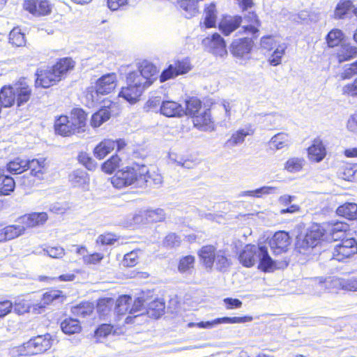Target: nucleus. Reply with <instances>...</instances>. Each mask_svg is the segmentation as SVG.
<instances>
[{
    "mask_svg": "<svg viewBox=\"0 0 357 357\" xmlns=\"http://www.w3.org/2000/svg\"><path fill=\"white\" fill-rule=\"evenodd\" d=\"M132 303V298L128 295L119 297L116 302L115 312L119 315H124L129 313L130 305Z\"/></svg>",
    "mask_w": 357,
    "mask_h": 357,
    "instance_id": "obj_35",
    "label": "nucleus"
},
{
    "mask_svg": "<svg viewBox=\"0 0 357 357\" xmlns=\"http://www.w3.org/2000/svg\"><path fill=\"white\" fill-rule=\"evenodd\" d=\"M268 144L270 149L273 151L288 149L291 144V138L287 133L279 132L272 137Z\"/></svg>",
    "mask_w": 357,
    "mask_h": 357,
    "instance_id": "obj_21",
    "label": "nucleus"
},
{
    "mask_svg": "<svg viewBox=\"0 0 357 357\" xmlns=\"http://www.w3.org/2000/svg\"><path fill=\"white\" fill-rule=\"evenodd\" d=\"M252 320V317H221L217 318L212 321H200L196 324V327L199 328L211 329L216 327L219 324H240L250 321Z\"/></svg>",
    "mask_w": 357,
    "mask_h": 357,
    "instance_id": "obj_14",
    "label": "nucleus"
},
{
    "mask_svg": "<svg viewBox=\"0 0 357 357\" xmlns=\"http://www.w3.org/2000/svg\"><path fill=\"white\" fill-rule=\"evenodd\" d=\"M324 235V229L320 225H313L304 236L298 238L296 246L300 253H305L318 245Z\"/></svg>",
    "mask_w": 357,
    "mask_h": 357,
    "instance_id": "obj_8",
    "label": "nucleus"
},
{
    "mask_svg": "<svg viewBox=\"0 0 357 357\" xmlns=\"http://www.w3.org/2000/svg\"><path fill=\"white\" fill-rule=\"evenodd\" d=\"M286 49L287 45L285 43H282L281 45H278L269 57V63L273 66L279 65L281 63L282 58L284 54Z\"/></svg>",
    "mask_w": 357,
    "mask_h": 357,
    "instance_id": "obj_48",
    "label": "nucleus"
},
{
    "mask_svg": "<svg viewBox=\"0 0 357 357\" xmlns=\"http://www.w3.org/2000/svg\"><path fill=\"white\" fill-rule=\"evenodd\" d=\"M65 299V296L62 294V291L56 289H52L45 292L43 295L38 307L40 308H44L46 305H48L52 303H62Z\"/></svg>",
    "mask_w": 357,
    "mask_h": 357,
    "instance_id": "obj_25",
    "label": "nucleus"
},
{
    "mask_svg": "<svg viewBox=\"0 0 357 357\" xmlns=\"http://www.w3.org/2000/svg\"><path fill=\"white\" fill-rule=\"evenodd\" d=\"M354 6L350 1H344L337 3L336 6L334 16L335 18L342 19L347 15L350 10H353Z\"/></svg>",
    "mask_w": 357,
    "mask_h": 357,
    "instance_id": "obj_45",
    "label": "nucleus"
},
{
    "mask_svg": "<svg viewBox=\"0 0 357 357\" xmlns=\"http://www.w3.org/2000/svg\"><path fill=\"white\" fill-rule=\"evenodd\" d=\"M23 8L34 16H45L51 13L52 4L49 0H26Z\"/></svg>",
    "mask_w": 357,
    "mask_h": 357,
    "instance_id": "obj_11",
    "label": "nucleus"
},
{
    "mask_svg": "<svg viewBox=\"0 0 357 357\" xmlns=\"http://www.w3.org/2000/svg\"><path fill=\"white\" fill-rule=\"evenodd\" d=\"M146 211H139L135 213L130 215L127 218V225L128 226H134L140 224H146V215H145Z\"/></svg>",
    "mask_w": 357,
    "mask_h": 357,
    "instance_id": "obj_50",
    "label": "nucleus"
},
{
    "mask_svg": "<svg viewBox=\"0 0 357 357\" xmlns=\"http://www.w3.org/2000/svg\"><path fill=\"white\" fill-rule=\"evenodd\" d=\"M104 255L100 252H93L84 255L83 263L86 265H97L103 259Z\"/></svg>",
    "mask_w": 357,
    "mask_h": 357,
    "instance_id": "obj_58",
    "label": "nucleus"
},
{
    "mask_svg": "<svg viewBox=\"0 0 357 357\" xmlns=\"http://www.w3.org/2000/svg\"><path fill=\"white\" fill-rule=\"evenodd\" d=\"M171 66L178 75L187 73L191 69L190 64L187 60L176 61Z\"/></svg>",
    "mask_w": 357,
    "mask_h": 357,
    "instance_id": "obj_59",
    "label": "nucleus"
},
{
    "mask_svg": "<svg viewBox=\"0 0 357 357\" xmlns=\"http://www.w3.org/2000/svg\"><path fill=\"white\" fill-rule=\"evenodd\" d=\"M357 254V241L354 238H342L337 243L333 250V259L344 261Z\"/></svg>",
    "mask_w": 357,
    "mask_h": 357,
    "instance_id": "obj_9",
    "label": "nucleus"
},
{
    "mask_svg": "<svg viewBox=\"0 0 357 357\" xmlns=\"http://www.w3.org/2000/svg\"><path fill=\"white\" fill-rule=\"evenodd\" d=\"M160 112L167 117H180L184 115V107L177 102L172 100H163Z\"/></svg>",
    "mask_w": 357,
    "mask_h": 357,
    "instance_id": "obj_17",
    "label": "nucleus"
},
{
    "mask_svg": "<svg viewBox=\"0 0 357 357\" xmlns=\"http://www.w3.org/2000/svg\"><path fill=\"white\" fill-rule=\"evenodd\" d=\"M48 215L45 212L25 214L17 219L21 225H9L0 227V243L13 240L25 233L26 229L40 227L47 222Z\"/></svg>",
    "mask_w": 357,
    "mask_h": 357,
    "instance_id": "obj_2",
    "label": "nucleus"
},
{
    "mask_svg": "<svg viewBox=\"0 0 357 357\" xmlns=\"http://www.w3.org/2000/svg\"><path fill=\"white\" fill-rule=\"evenodd\" d=\"M343 37V33L340 29H333L327 35V43L330 47L337 46Z\"/></svg>",
    "mask_w": 357,
    "mask_h": 357,
    "instance_id": "obj_54",
    "label": "nucleus"
},
{
    "mask_svg": "<svg viewBox=\"0 0 357 357\" xmlns=\"http://www.w3.org/2000/svg\"><path fill=\"white\" fill-rule=\"evenodd\" d=\"M100 93L98 92V88H96V86L95 89L90 88L87 90L86 93V99L88 101V105L89 107H93L100 102Z\"/></svg>",
    "mask_w": 357,
    "mask_h": 357,
    "instance_id": "obj_61",
    "label": "nucleus"
},
{
    "mask_svg": "<svg viewBox=\"0 0 357 357\" xmlns=\"http://www.w3.org/2000/svg\"><path fill=\"white\" fill-rule=\"evenodd\" d=\"M110 112L108 109L102 108L99 109L91 116V126L93 128H98L103 123L107 121L110 118Z\"/></svg>",
    "mask_w": 357,
    "mask_h": 357,
    "instance_id": "obj_38",
    "label": "nucleus"
},
{
    "mask_svg": "<svg viewBox=\"0 0 357 357\" xmlns=\"http://www.w3.org/2000/svg\"><path fill=\"white\" fill-rule=\"evenodd\" d=\"M222 105L225 110V121H229L233 113L236 112V107L238 106V102L236 100H223Z\"/></svg>",
    "mask_w": 357,
    "mask_h": 357,
    "instance_id": "obj_56",
    "label": "nucleus"
},
{
    "mask_svg": "<svg viewBox=\"0 0 357 357\" xmlns=\"http://www.w3.org/2000/svg\"><path fill=\"white\" fill-rule=\"evenodd\" d=\"M3 173V169H0V194L6 195L14 190L15 183L12 177Z\"/></svg>",
    "mask_w": 357,
    "mask_h": 357,
    "instance_id": "obj_32",
    "label": "nucleus"
},
{
    "mask_svg": "<svg viewBox=\"0 0 357 357\" xmlns=\"http://www.w3.org/2000/svg\"><path fill=\"white\" fill-rule=\"evenodd\" d=\"M121 161V158L117 155H112L102 164V169L105 173L111 174L119 167Z\"/></svg>",
    "mask_w": 357,
    "mask_h": 357,
    "instance_id": "obj_52",
    "label": "nucleus"
},
{
    "mask_svg": "<svg viewBox=\"0 0 357 357\" xmlns=\"http://www.w3.org/2000/svg\"><path fill=\"white\" fill-rule=\"evenodd\" d=\"M202 43L210 52L215 55L223 56L227 54L225 42L218 33H214L211 37L204 38Z\"/></svg>",
    "mask_w": 357,
    "mask_h": 357,
    "instance_id": "obj_13",
    "label": "nucleus"
},
{
    "mask_svg": "<svg viewBox=\"0 0 357 357\" xmlns=\"http://www.w3.org/2000/svg\"><path fill=\"white\" fill-rule=\"evenodd\" d=\"M216 10L213 3H211L205 9V17L204 24L206 28L214 27L216 24Z\"/></svg>",
    "mask_w": 357,
    "mask_h": 357,
    "instance_id": "obj_44",
    "label": "nucleus"
},
{
    "mask_svg": "<svg viewBox=\"0 0 357 357\" xmlns=\"http://www.w3.org/2000/svg\"><path fill=\"white\" fill-rule=\"evenodd\" d=\"M214 264L218 270L225 271L230 266V261L226 256L225 252L218 250L216 252Z\"/></svg>",
    "mask_w": 357,
    "mask_h": 357,
    "instance_id": "obj_46",
    "label": "nucleus"
},
{
    "mask_svg": "<svg viewBox=\"0 0 357 357\" xmlns=\"http://www.w3.org/2000/svg\"><path fill=\"white\" fill-rule=\"evenodd\" d=\"M69 181L73 186L82 187L89 183V178L86 172L77 169L69 175Z\"/></svg>",
    "mask_w": 357,
    "mask_h": 357,
    "instance_id": "obj_33",
    "label": "nucleus"
},
{
    "mask_svg": "<svg viewBox=\"0 0 357 357\" xmlns=\"http://www.w3.org/2000/svg\"><path fill=\"white\" fill-rule=\"evenodd\" d=\"M349 226L343 222H336L328 229L331 238L336 241L339 239L344 238L345 233L348 230Z\"/></svg>",
    "mask_w": 357,
    "mask_h": 357,
    "instance_id": "obj_37",
    "label": "nucleus"
},
{
    "mask_svg": "<svg viewBox=\"0 0 357 357\" xmlns=\"http://www.w3.org/2000/svg\"><path fill=\"white\" fill-rule=\"evenodd\" d=\"M294 199V196L289 195H283L278 198V202L280 205L287 206L286 208L280 210V214H284L287 213H294L299 211L300 207L298 205L291 204Z\"/></svg>",
    "mask_w": 357,
    "mask_h": 357,
    "instance_id": "obj_30",
    "label": "nucleus"
},
{
    "mask_svg": "<svg viewBox=\"0 0 357 357\" xmlns=\"http://www.w3.org/2000/svg\"><path fill=\"white\" fill-rule=\"evenodd\" d=\"M10 43L17 47H22L25 45L24 35L18 28H14L9 34Z\"/></svg>",
    "mask_w": 357,
    "mask_h": 357,
    "instance_id": "obj_51",
    "label": "nucleus"
},
{
    "mask_svg": "<svg viewBox=\"0 0 357 357\" xmlns=\"http://www.w3.org/2000/svg\"><path fill=\"white\" fill-rule=\"evenodd\" d=\"M86 116L81 109H74L71 116H60L54 122V130L56 134L61 136L81 135L86 131Z\"/></svg>",
    "mask_w": 357,
    "mask_h": 357,
    "instance_id": "obj_4",
    "label": "nucleus"
},
{
    "mask_svg": "<svg viewBox=\"0 0 357 357\" xmlns=\"http://www.w3.org/2000/svg\"><path fill=\"white\" fill-rule=\"evenodd\" d=\"M281 44L278 38L273 36H264L261 38L260 42L261 47L267 50L276 49Z\"/></svg>",
    "mask_w": 357,
    "mask_h": 357,
    "instance_id": "obj_53",
    "label": "nucleus"
},
{
    "mask_svg": "<svg viewBox=\"0 0 357 357\" xmlns=\"http://www.w3.org/2000/svg\"><path fill=\"white\" fill-rule=\"evenodd\" d=\"M157 68L151 63L144 61L137 70L130 72L126 77V86L122 87L119 96L130 103L138 100L144 91L156 79Z\"/></svg>",
    "mask_w": 357,
    "mask_h": 357,
    "instance_id": "obj_1",
    "label": "nucleus"
},
{
    "mask_svg": "<svg viewBox=\"0 0 357 357\" xmlns=\"http://www.w3.org/2000/svg\"><path fill=\"white\" fill-rule=\"evenodd\" d=\"M253 131L251 129H240L231 135V138L228 140V143L233 146L242 144L245 138L248 135H251Z\"/></svg>",
    "mask_w": 357,
    "mask_h": 357,
    "instance_id": "obj_47",
    "label": "nucleus"
},
{
    "mask_svg": "<svg viewBox=\"0 0 357 357\" xmlns=\"http://www.w3.org/2000/svg\"><path fill=\"white\" fill-rule=\"evenodd\" d=\"M44 255H48L50 257L59 259L65 255V250L61 246L47 247L43 249Z\"/></svg>",
    "mask_w": 357,
    "mask_h": 357,
    "instance_id": "obj_60",
    "label": "nucleus"
},
{
    "mask_svg": "<svg viewBox=\"0 0 357 357\" xmlns=\"http://www.w3.org/2000/svg\"><path fill=\"white\" fill-rule=\"evenodd\" d=\"M238 259L245 267H252L257 263L258 268L264 272H271L275 266L265 246L247 245L241 252Z\"/></svg>",
    "mask_w": 357,
    "mask_h": 357,
    "instance_id": "obj_3",
    "label": "nucleus"
},
{
    "mask_svg": "<svg viewBox=\"0 0 357 357\" xmlns=\"http://www.w3.org/2000/svg\"><path fill=\"white\" fill-rule=\"evenodd\" d=\"M314 290L313 294L320 296L326 289H343L346 291L347 279L334 276L319 277L311 280Z\"/></svg>",
    "mask_w": 357,
    "mask_h": 357,
    "instance_id": "obj_7",
    "label": "nucleus"
},
{
    "mask_svg": "<svg viewBox=\"0 0 357 357\" xmlns=\"http://www.w3.org/2000/svg\"><path fill=\"white\" fill-rule=\"evenodd\" d=\"M117 77L114 73H108L100 77L96 84L98 92L100 95L108 94L113 91L116 86Z\"/></svg>",
    "mask_w": 357,
    "mask_h": 357,
    "instance_id": "obj_16",
    "label": "nucleus"
},
{
    "mask_svg": "<svg viewBox=\"0 0 357 357\" xmlns=\"http://www.w3.org/2000/svg\"><path fill=\"white\" fill-rule=\"evenodd\" d=\"M216 252L215 248L213 245L203 246L199 251V256L206 268L211 269L213 266Z\"/></svg>",
    "mask_w": 357,
    "mask_h": 357,
    "instance_id": "obj_24",
    "label": "nucleus"
},
{
    "mask_svg": "<svg viewBox=\"0 0 357 357\" xmlns=\"http://www.w3.org/2000/svg\"><path fill=\"white\" fill-rule=\"evenodd\" d=\"M242 22V17L241 16L228 17L222 20L219 24V29L222 33L228 36L234 30H236Z\"/></svg>",
    "mask_w": 357,
    "mask_h": 357,
    "instance_id": "obj_22",
    "label": "nucleus"
},
{
    "mask_svg": "<svg viewBox=\"0 0 357 357\" xmlns=\"http://www.w3.org/2000/svg\"><path fill=\"white\" fill-rule=\"evenodd\" d=\"M193 123L195 127L202 130H209L213 129L211 114L209 109H204L197 113L193 117Z\"/></svg>",
    "mask_w": 357,
    "mask_h": 357,
    "instance_id": "obj_19",
    "label": "nucleus"
},
{
    "mask_svg": "<svg viewBox=\"0 0 357 357\" xmlns=\"http://www.w3.org/2000/svg\"><path fill=\"white\" fill-rule=\"evenodd\" d=\"M337 215L349 220H354L357 217V204L355 203H345L337 208Z\"/></svg>",
    "mask_w": 357,
    "mask_h": 357,
    "instance_id": "obj_31",
    "label": "nucleus"
},
{
    "mask_svg": "<svg viewBox=\"0 0 357 357\" xmlns=\"http://www.w3.org/2000/svg\"><path fill=\"white\" fill-rule=\"evenodd\" d=\"M26 159L16 158L7 164V171L13 174H19L26 170Z\"/></svg>",
    "mask_w": 357,
    "mask_h": 357,
    "instance_id": "obj_36",
    "label": "nucleus"
},
{
    "mask_svg": "<svg viewBox=\"0 0 357 357\" xmlns=\"http://www.w3.org/2000/svg\"><path fill=\"white\" fill-rule=\"evenodd\" d=\"M252 47V41L250 38L245 37L234 40L231 45V53L238 57H243L250 53Z\"/></svg>",
    "mask_w": 357,
    "mask_h": 357,
    "instance_id": "obj_18",
    "label": "nucleus"
},
{
    "mask_svg": "<svg viewBox=\"0 0 357 357\" xmlns=\"http://www.w3.org/2000/svg\"><path fill=\"white\" fill-rule=\"evenodd\" d=\"M356 75H357V61L344 67L343 72L340 74V78L342 79H351Z\"/></svg>",
    "mask_w": 357,
    "mask_h": 357,
    "instance_id": "obj_64",
    "label": "nucleus"
},
{
    "mask_svg": "<svg viewBox=\"0 0 357 357\" xmlns=\"http://www.w3.org/2000/svg\"><path fill=\"white\" fill-rule=\"evenodd\" d=\"M355 172L356 170L350 165H346L340 169L339 176L345 181H351Z\"/></svg>",
    "mask_w": 357,
    "mask_h": 357,
    "instance_id": "obj_62",
    "label": "nucleus"
},
{
    "mask_svg": "<svg viewBox=\"0 0 357 357\" xmlns=\"http://www.w3.org/2000/svg\"><path fill=\"white\" fill-rule=\"evenodd\" d=\"M147 223L161 222L165 219V213L162 208L145 210Z\"/></svg>",
    "mask_w": 357,
    "mask_h": 357,
    "instance_id": "obj_49",
    "label": "nucleus"
},
{
    "mask_svg": "<svg viewBox=\"0 0 357 357\" xmlns=\"http://www.w3.org/2000/svg\"><path fill=\"white\" fill-rule=\"evenodd\" d=\"M61 328L66 334H75L81 331L79 322L76 319L68 318L61 323Z\"/></svg>",
    "mask_w": 357,
    "mask_h": 357,
    "instance_id": "obj_34",
    "label": "nucleus"
},
{
    "mask_svg": "<svg viewBox=\"0 0 357 357\" xmlns=\"http://www.w3.org/2000/svg\"><path fill=\"white\" fill-rule=\"evenodd\" d=\"M195 257L188 255L182 257L178 263V269L181 273L190 274L194 269Z\"/></svg>",
    "mask_w": 357,
    "mask_h": 357,
    "instance_id": "obj_41",
    "label": "nucleus"
},
{
    "mask_svg": "<svg viewBox=\"0 0 357 357\" xmlns=\"http://www.w3.org/2000/svg\"><path fill=\"white\" fill-rule=\"evenodd\" d=\"M291 238L289 233L284 231L275 232L269 240V245L275 255L286 252L291 245Z\"/></svg>",
    "mask_w": 357,
    "mask_h": 357,
    "instance_id": "obj_10",
    "label": "nucleus"
},
{
    "mask_svg": "<svg viewBox=\"0 0 357 357\" xmlns=\"http://www.w3.org/2000/svg\"><path fill=\"white\" fill-rule=\"evenodd\" d=\"M248 23L242 26L245 33L248 35L254 36L258 32V27L260 26V22L257 18V15L253 12H249L242 19V22Z\"/></svg>",
    "mask_w": 357,
    "mask_h": 357,
    "instance_id": "obj_23",
    "label": "nucleus"
},
{
    "mask_svg": "<svg viewBox=\"0 0 357 357\" xmlns=\"http://www.w3.org/2000/svg\"><path fill=\"white\" fill-rule=\"evenodd\" d=\"M165 309V303L160 300L155 299L149 303L146 312L149 317L158 319L164 314Z\"/></svg>",
    "mask_w": 357,
    "mask_h": 357,
    "instance_id": "obj_28",
    "label": "nucleus"
},
{
    "mask_svg": "<svg viewBox=\"0 0 357 357\" xmlns=\"http://www.w3.org/2000/svg\"><path fill=\"white\" fill-rule=\"evenodd\" d=\"M26 170L29 169L32 176L42 178L47 173L49 162L45 158L26 159Z\"/></svg>",
    "mask_w": 357,
    "mask_h": 357,
    "instance_id": "obj_15",
    "label": "nucleus"
},
{
    "mask_svg": "<svg viewBox=\"0 0 357 357\" xmlns=\"http://www.w3.org/2000/svg\"><path fill=\"white\" fill-rule=\"evenodd\" d=\"M307 151L310 160L317 162L321 161L326 155V148L320 139H315Z\"/></svg>",
    "mask_w": 357,
    "mask_h": 357,
    "instance_id": "obj_20",
    "label": "nucleus"
},
{
    "mask_svg": "<svg viewBox=\"0 0 357 357\" xmlns=\"http://www.w3.org/2000/svg\"><path fill=\"white\" fill-rule=\"evenodd\" d=\"M144 171V167L138 165L134 167H126L117 171L111 178V183L116 188H123L135 183L149 182L151 178L149 172Z\"/></svg>",
    "mask_w": 357,
    "mask_h": 357,
    "instance_id": "obj_5",
    "label": "nucleus"
},
{
    "mask_svg": "<svg viewBox=\"0 0 357 357\" xmlns=\"http://www.w3.org/2000/svg\"><path fill=\"white\" fill-rule=\"evenodd\" d=\"M93 306L88 302L82 303L77 305L73 306L71 309L72 313L80 317H85L91 314L93 312Z\"/></svg>",
    "mask_w": 357,
    "mask_h": 357,
    "instance_id": "obj_43",
    "label": "nucleus"
},
{
    "mask_svg": "<svg viewBox=\"0 0 357 357\" xmlns=\"http://www.w3.org/2000/svg\"><path fill=\"white\" fill-rule=\"evenodd\" d=\"M118 240L117 236L111 233L100 235L96 239L97 244L113 245Z\"/></svg>",
    "mask_w": 357,
    "mask_h": 357,
    "instance_id": "obj_63",
    "label": "nucleus"
},
{
    "mask_svg": "<svg viewBox=\"0 0 357 357\" xmlns=\"http://www.w3.org/2000/svg\"><path fill=\"white\" fill-rule=\"evenodd\" d=\"M202 107L201 101L197 98H190L185 101V108L184 114L193 117L199 113Z\"/></svg>",
    "mask_w": 357,
    "mask_h": 357,
    "instance_id": "obj_42",
    "label": "nucleus"
},
{
    "mask_svg": "<svg viewBox=\"0 0 357 357\" xmlns=\"http://www.w3.org/2000/svg\"><path fill=\"white\" fill-rule=\"evenodd\" d=\"M52 345L50 334L38 335L30 339L17 349L21 356H32L43 354L50 349Z\"/></svg>",
    "mask_w": 357,
    "mask_h": 357,
    "instance_id": "obj_6",
    "label": "nucleus"
},
{
    "mask_svg": "<svg viewBox=\"0 0 357 357\" xmlns=\"http://www.w3.org/2000/svg\"><path fill=\"white\" fill-rule=\"evenodd\" d=\"M278 188L275 186L264 185L259 188L253 190L242 191L238 197H252L256 198H261L264 195L277 193Z\"/></svg>",
    "mask_w": 357,
    "mask_h": 357,
    "instance_id": "obj_27",
    "label": "nucleus"
},
{
    "mask_svg": "<svg viewBox=\"0 0 357 357\" xmlns=\"http://www.w3.org/2000/svg\"><path fill=\"white\" fill-rule=\"evenodd\" d=\"M75 62L70 58H63L61 59L53 67L55 71L57 72L61 78L68 71L72 70L74 68Z\"/></svg>",
    "mask_w": 357,
    "mask_h": 357,
    "instance_id": "obj_40",
    "label": "nucleus"
},
{
    "mask_svg": "<svg viewBox=\"0 0 357 357\" xmlns=\"http://www.w3.org/2000/svg\"><path fill=\"white\" fill-rule=\"evenodd\" d=\"M305 165V160L303 158L292 157L289 158L284 164V169L290 173L300 172Z\"/></svg>",
    "mask_w": 357,
    "mask_h": 357,
    "instance_id": "obj_39",
    "label": "nucleus"
},
{
    "mask_svg": "<svg viewBox=\"0 0 357 357\" xmlns=\"http://www.w3.org/2000/svg\"><path fill=\"white\" fill-rule=\"evenodd\" d=\"M115 148L114 140L105 139L100 142L94 149V155L99 160L103 159Z\"/></svg>",
    "mask_w": 357,
    "mask_h": 357,
    "instance_id": "obj_26",
    "label": "nucleus"
},
{
    "mask_svg": "<svg viewBox=\"0 0 357 357\" xmlns=\"http://www.w3.org/2000/svg\"><path fill=\"white\" fill-rule=\"evenodd\" d=\"M145 300L143 297H138L133 303L132 306H130L129 314H133L135 317L142 314L144 312V305Z\"/></svg>",
    "mask_w": 357,
    "mask_h": 357,
    "instance_id": "obj_55",
    "label": "nucleus"
},
{
    "mask_svg": "<svg viewBox=\"0 0 357 357\" xmlns=\"http://www.w3.org/2000/svg\"><path fill=\"white\" fill-rule=\"evenodd\" d=\"M181 237L176 235L175 233H170L167 234L164 241L163 245L167 248H173L178 247L181 244Z\"/></svg>",
    "mask_w": 357,
    "mask_h": 357,
    "instance_id": "obj_57",
    "label": "nucleus"
},
{
    "mask_svg": "<svg viewBox=\"0 0 357 357\" xmlns=\"http://www.w3.org/2000/svg\"><path fill=\"white\" fill-rule=\"evenodd\" d=\"M337 56L339 62L342 63L357 56V47L349 44H344L339 48Z\"/></svg>",
    "mask_w": 357,
    "mask_h": 357,
    "instance_id": "obj_29",
    "label": "nucleus"
},
{
    "mask_svg": "<svg viewBox=\"0 0 357 357\" xmlns=\"http://www.w3.org/2000/svg\"><path fill=\"white\" fill-rule=\"evenodd\" d=\"M36 76V86L37 87L48 88L61 79L53 66L46 70H38Z\"/></svg>",
    "mask_w": 357,
    "mask_h": 357,
    "instance_id": "obj_12",
    "label": "nucleus"
}]
</instances>
